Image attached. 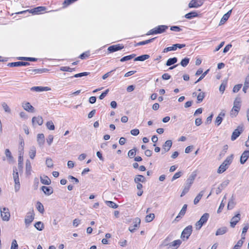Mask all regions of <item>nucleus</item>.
Wrapping results in <instances>:
<instances>
[{
  "mask_svg": "<svg viewBox=\"0 0 249 249\" xmlns=\"http://www.w3.org/2000/svg\"><path fill=\"white\" fill-rule=\"evenodd\" d=\"M74 70H75V68H70L69 67H66V66L62 67L60 68V70L63 71L71 72V71H74Z\"/></svg>",
  "mask_w": 249,
  "mask_h": 249,
  "instance_id": "6e6d98bb",
  "label": "nucleus"
},
{
  "mask_svg": "<svg viewBox=\"0 0 249 249\" xmlns=\"http://www.w3.org/2000/svg\"><path fill=\"white\" fill-rule=\"evenodd\" d=\"M41 182L45 185H50L51 183V179L47 176L40 177Z\"/></svg>",
  "mask_w": 249,
  "mask_h": 249,
  "instance_id": "a878e982",
  "label": "nucleus"
},
{
  "mask_svg": "<svg viewBox=\"0 0 249 249\" xmlns=\"http://www.w3.org/2000/svg\"><path fill=\"white\" fill-rule=\"evenodd\" d=\"M183 174V172L182 171H179L174 174L173 177L172 178V181L176 180V179L180 177Z\"/></svg>",
  "mask_w": 249,
  "mask_h": 249,
  "instance_id": "5fc2aeb1",
  "label": "nucleus"
},
{
  "mask_svg": "<svg viewBox=\"0 0 249 249\" xmlns=\"http://www.w3.org/2000/svg\"><path fill=\"white\" fill-rule=\"evenodd\" d=\"M242 86V84H238V85H235L233 88V90H232L233 92L234 93L237 92L240 89Z\"/></svg>",
  "mask_w": 249,
  "mask_h": 249,
  "instance_id": "680f3d73",
  "label": "nucleus"
},
{
  "mask_svg": "<svg viewBox=\"0 0 249 249\" xmlns=\"http://www.w3.org/2000/svg\"><path fill=\"white\" fill-rule=\"evenodd\" d=\"M228 167L229 166H227L226 164H225L223 162L219 167L217 170V173L219 174H221L225 171Z\"/></svg>",
  "mask_w": 249,
  "mask_h": 249,
  "instance_id": "7c9ffc66",
  "label": "nucleus"
},
{
  "mask_svg": "<svg viewBox=\"0 0 249 249\" xmlns=\"http://www.w3.org/2000/svg\"><path fill=\"white\" fill-rule=\"evenodd\" d=\"M170 30L175 32H180L182 31V29L179 27L177 26H173L170 27Z\"/></svg>",
  "mask_w": 249,
  "mask_h": 249,
  "instance_id": "338daca9",
  "label": "nucleus"
},
{
  "mask_svg": "<svg viewBox=\"0 0 249 249\" xmlns=\"http://www.w3.org/2000/svg\"><path fill=\"white\" fill-rule=\"evenodd\" d=\"M185 47V44H175L173 45L171 47H168L165 48L163 50V53H167L169 51H175L177 50V48L179 49H181L183 47Z\"/></svg>",
  "mask_w": 249,
  "mask_h": 249,
  "instance_id": "9b49d317",
  "label": "nucleus"
},
{
  "mask_svg": "<svg viewBox=\"0 0 249 249\" xmlns=\"http://www.w3.org/2000/svg\"><path fill=\"white\" fill-rule=\"evenodd\" d=\"M245 238V237H242L241 239L237 242V244L233 247L232 249H239L241 248L243 244Z\"/></svg>",
  "mask_w": 249,
  "mask_h": 249,
  "instance_id": "37998d69",
  "label": "nucleus"
},
{
  "mask_svg": "<svg viewBox=\"0 0 249 249\" xmlns=\"http://www.w3.org/2000/svg\"><path fill=\"white\" fill-rule=\"evenodd\" d=\"M205 0H192L188 4V7L191 8H198L201 6Z\"/></svg>",
  "mask_w": 249,
  "mask_h": 249,
  "instance_id": "6e6552de",
  "label": "nucleus"
},
{
  "mask_svg": "<svg viewBox=\"0 0 249 249\" xmlns=\"http://www.w3.org/2000/svg\"><path fill=\"white\" fill-rule=\"evenodd\" d=\"M187 208V205L184 204L181 210H180L178 215L176 217V219H178L179 217L183 216L185 214V213L186 212Z\"/></svg>",
  "mask_w": 249,
  "mask_h": 249,
  "instance_id": "4c0bfd02",
  "label": "nucleus"
},
{
  "mask_svg": "<svg viewBox=\"0 0 249 249\" xmlns=\"http://www.w3.org/2000/svg\"><path fill=\"white\" fill-rule=\"evenodd\" d=\"M226 85H227V80L223 81L219 87V91L220 92H221L222 93L224 92V91L225 90V88H226Z\"/></svg>",
  "mask_w": 249,
  "mask_h": 249,
  "instance_id": "603ef678",
  "label": "nucleus"
},
{
  "mask_svg": "<svg viewBox=\"0 0 249 249\" xmlns=\"http://www.w3.org/2000/svg\"><path fill=\"white\" fill-rule=\"evenodd\" d=\"M204 193V191H201L198 195L197 196L195 197L194 200V204L196 205L197 204L200 200L201 199V197L203 196Z\"/></svg>",
  "mask_w": 249,
  "mask_h": 249,
  "instance_id": "e433bc0d",
  "label": "nucleus"
},
{
  "mask_svg": "<svg viewBox=\"0 0 249 249\" xmlns=\"http://www.w3.org/2000/svg\"><path fill=\"white\" fill-rule=\"evenodd\" d=\"M11 249H18V245L15 239L12 241Z\"/></svg>",
  "mask_w": 249,
  "mask_h": 249,
  "instance_id": "69168bd1",
  "label": "nucleus"
},
{
  "mask_svg": "<svg viewBox=\"0 0 249 249\" xmlns=\"http://www.w3.org/2000/svg\"><path fill=\"white\" fill-rule=\"evenodd\" d=\"M228 229L226 227H223L217 229L215 232L216 236L221 235L227 232Z\"/></svg>",
  "mask_w": 249,
  "mask_h": 249,
  "instance_id": "cd10ccee",
  "label": "nucleus"
},
{
  "mask_svg": "<svg viewBox=\"0 0 249 249\" xmlns=\"http://www.w3.org/2000/svg\"><path fill=\"white\" fill-rule=\"evenodd\" d=\"M5 154L8 160L10 162L14 161V158L12 155V154L8 149H6L5 151Z\"/></svg>",
  "mask_w": 249,
  "mask_h": 249,
  "instance_id": "c756f323",
  "label": "nucleus"
},
{
  "mask_svg": "<svg viewBox=\"0 0 249 249\" xmlns=\"http://www.w3.org/2000/svg\"><path fill=\"white\" fill-rule=\"evenodd\" d=\"M46 164L49 168H52L53 166V160L51 158H47L46 160Z\"/></svg>",
  "mask_w": 249,
  "mask_h": 249,
  "instance_id": "864d4df0",
  "label": "nucleus"
},
{
  "mask_svg": "<svg viewBox=\"0 0 249 249\" xmlns=\"http://www.w3.org/2000/svg\"><path fill=\"white\" fill-rule=\"evenodd\" d=\"M136 148H134L133 149L130 150L128 152V156L130 158L134 157L136 155Z\"/></svg>",
  "mask_w": 249,
  "mask_h": 249,
  "instance_id": "3c124183",
  "label": "nucleus"
},
{
  "mask_svg": "<svg viewBox=\"0 0 249 249\" xmlns=\"http://www.w3.org/2000/svg\"><path fill=\"white\" fill-rule=\"evenodd\" d=\"M32 122L33 125L36 123L38 125H41L43 123V120L42 117L40 116H38L37 117H34L32 118Z\"/></svg>",
  "mask_w": 249,
  "mask_h": 249,
  "instance_id": "4be33fe9",
  "label": "nucleus"
},
{
  "mask_svg": "<svg viewBox=\"0 0 249 249\" xmlns=\"http://www.w3.org/2000/svg\"><path fill=\"white\" fill-rule=\"evenodd\" d=\"M172 142L171 140H167L163 145L162 154L165 153L169 151L172 147Z\"/></svg>",
  "mask_w": 249,
  "mask_h": 249,
  "instance_id": "4468645a",
  "label": "nucleus"
},
{
  "mask_svg": "<svg viewBox=\"0 0 249 249\" xmlns=\"http://www.w3.org/2000/svg\"><path fill=\"white\" fill-rule=\"evenodd\" d=\"M89 74V72H81V73L76 74H75L73 76V77H76V78H77V77H81L82 76H87Z\"/></svg>",
  "mask_w": 249,
  "mask_h": 249,
  "instance_id": "13d9d810",
  "label": "nucleus"
},
{
  "mask_svg": "<svg viewBox=\"0 0 249 249\" xmlns=\"http://www.w3.org/2000/svg\"><path fill=\"white\" fill-rule=\"evenodd\" d=\"M2 107L4 111L6 112L10 113L11 112V110L9 107L5 103H3L2 104Z\"/></svg>",
  "mask_w": 249,
  "mask_h": 249,
  "instance_id": "0e129e2a",
  "label": "nucleus"
},
{
  "mask_svg": "<svg viewBox=\"0 0 249 249\" xmlns=\"http://www.w3.org/2000/svg\"><path fill=\"white\" fill-rule=\"evenodd\" d=\"M190 59L188 57H185L182 59L180 62V65L183 67H186L189 63Z\"/></svg>",
  "mask_w": 249,
  "mask_h": 249,
  "instance_id": "de8ad7c7",
  "label": "nucleus"
},
{
  "mask_svg": "<svg viewBox=\"0 0 249 249\" xmlns=\"http://www.w3.org/2000/svg\"><path fill=\"white\" fill-rule=\"evenodd\" d=\"M37 141L40 147H42L45 142V137L43 134H38L37 137Z\"/></svg>",
  "mask_w": 249,
  "mask_h": 249,
  "instance_id": "393cba45",
  "label": "nucleus"
},
{
  "mask_svg": "<svg viewBox=\"0 0 249 249\" xmlns=\"http://www.w3.org/2000/svg\"><path fill=\"white\" fill-rule=\"evenodd\" d=\"M225 116V111L224 110H222L218 115V116L216 118L215 120V123L217 124V126L219 125L222 122L223 117Z\"/></svg>",
  "mask_w": 249,
  "mask_h": 249,
  "instance_id": "6ab92c4d",
  "label": "nucleus"
},
{
  "mask_svg": "<svg viewBox=\"0 0 249 249\" xmlns=\"http://www.w3.org/2000/svg\"><path fill=\"white\" fill-rule=\"evenodd\" d=\"M46 9V8L43 6H39L37 7L36 8H35L33 9H31L30 10H28L26 11H23L20 12H18V14H22L23 13H25L27 11L29 12L30 13H31L33 14H39L40 12L45 11Z\"/></svg>",
  "mask_w": 249,
  "mask_h": 249,
  "instance_id": "1a4fd4ad",
  "label": "nucleus"
},
{
  "mask_svg": "<svg viewBox=\"0 0 249 249\" xmlns=\"http://www.w3.org/2000/svg\"><path fill=\"white\" fill-rule=\"evenodd\" d=\"M198 16V14L195 11H192L186 14L185 15V18L187 19H192L193 18L197 17Z\"/></svg>",
  "mask_w": 249,
  "mask_h": 249,
  "instance_id": "2f4dec72",
  "label": "nucleus"
},
{
  "mask_svg": "<svg viewBox=\"0 0 249 249\" xmlns=\"http://www.w3.org/2000/svg\"><path fill=\"white\" fill-rule=\"evenodd\" d=\"M23 156H21V154H20L19 156L18 157V166L19 168H22V161H23Z\"/></svg>",
  "mask_w": 249,
  "mask_h": 249,
  "instance_id": "052dcab7",
  "label": "nucleus"
},
{
  "mask_svg": "<svg viewBox=\"0 0 249 249\" xmlns=\"http://www.w3.org/2000/svg\"><path fill=\"white\" fill-rule=\"evenodd\" d=\"M22 107L27 111L31 112H35V108L32 105H31L30 103L29 102L23 103Z\"/></svg>",
  "mask_w": 249,
  "mask_h": 249,
  "instance_id": "5701e85b",
  "label": "nucleus"
},
{
  "mask_svg": "<svg viewBox=\"0 0 249 249\" xmlns=\"http://www.w3.org/2000/svg\"><path fill=\"white\" fill-rule=\"evenodd\" d=\"M48 71H49V70L47 69H35L34 72L35 73H43V72H48Z\"/></svg>",
  "mask_w": 249,
  "mask_h": 249,
  "instance_id": "4d7b16f0",
  "label": "nucleus"
},
{
  "mask_svg": "<svg viewBox=\"0 0 249 249\" xmlns=\"http://www.w3.org/2000/svg\"><path fill=\"white\" fill-rule=\"evenodd\" d=\"M53 139V137L52 135H49L47 139V142L48 144L49 145H50Z\"/></svg>",
  "mask_w": 249,
  "mask_h": 249,
  "instance_id": "774afa93",
  "label": "nucleus"
},
{
  "mask_svg": "<svg viewBox=\"0 0 249 249\" xmlns=\"http://www.w3.org/2000/svg\"><path fill=\"white\" fill-rule=\"evenodd\" d=\"M241 99L239 97H236L235 99L233 104V107L231 111V115L236 116L240 109Z\"/></svg>",
  "mask_w": 249,
  "mask_h": 249,
  "instance_id": "7ed1b4c3",
  "label": "nucleus"
},
{
  "mask_svg": "<svg viewBox=\"0 0 249 249\" xmlns=\"http://www.w3.org/2000/svg\"><path fill=\"white\" fill-rule=\"evenodd\" d=\"M229 18V17L228 16V15L224 14L220 21L219 25L224 24L228 19Z\"/></svg>",
  "mask_w": 249,
  "mask_h": 249,
  "instance_id": "e2e57ef3",
  "label": "nucleus"
},
{
  "mask_svg": "<svg viewBox=\"0 0 249 249\" xmlns=\"http://www.w3.org/2000/svg\"><path fill=\"white\" fill-rule=\"evenodd\" d=\"M235 203L232 199H231L228 203V209L230 210H231L234 207Z\"/></svg>",
  "mask_w": 249,
  "mask_h": 249,
  "instance_id": "bf43d9fd",
  "label": "nucleus"
},
{
  "mask_svg": "<svg viewBox=\"0 0 249 249\" xmlns=\"http://www.w3.org/2000/svg\"><path fill=\"white\" fill-rule=\"evenodd\" d=\"M35 227L38 231H41L44 229V224L41 221L36 222L34 225Z\"/></svg>",
  "mask_w": 249,
  "mask_h": 249,
  "instance_id": "ea45409f",
  "label": "nucleus"
},
{
  "mask_svg": "<svg viewBox=\"0 0 249 249\" xmlns=\"http://www.w3.org/2000/svg\"><path fill=\"white\" fill-rule=\"evenodd\" d=\"M0 216L3 221H8L10 220L11 214L8 208L0 207Z\"/></svg>",
  "mask_w": 249,
  "mask_h": 249,
  "instance_id": "20e7f679",
  "label": "nucleus"
},
{
  "mask_svg": "<svg viewBox=\"0 0 249 249\" xmlns=\"http://www.w3.org/2000/svg\"><path fill=\"white\" fill-rule=\"evenodd\" d=\"M178 61V58L177 57H173L170 58L167 60L166 63V65L167 66H170L174 64H175Z\"/></svg>",
  "mask_w": 249,
  "mask_h": 249,
  "instance_id": "f704fd0d",
  "label": "nucleus"
},
{
  "mask_svg": "<svg viewBox=\"0 0 249 249\" xmlns=\"http://www.w3.org/2000/svg\"><path fill=\"white\" fill-rule=\"evenodd\" d=\"M240 220V214L239 213L232 217L230 222L231 228H234L237 223Z\"/></svg>",
  "mask_w": 249,
  "mask_h": 249,
  "instance_id": "f3484780",
  "label": "nucleus"
},
{
  "mask_svg": "<svg viewBox=\"0 0 249 249\" xmlns=\"http://www.w3.org/2000/svg\"><path fill=\"white\" fill-rule=\"evenodd\" d=\"M146 181V179L145 177L141 175H137L134 178V182L136 183L141 182H145Z\"/></svg>",
  "mask_w": 249,
  "mask_h": 249,
  "instance_id": "bb28decb",
  "label": "nucleus"
},
{
  "mask_svg": "<svg viewBox=\"0 0 249 249\" xmlns=\"http://www.w3.org/2000/svg\"><path fill=\"white\" fill-rule=\"evenodd\" d=\"M36 154V148L35 146H32L29 150V155L31 159H34Z\"/></svg>",
  "mask_w": 249,
  "mask_h": 249,
  "instance_id": "473e14b6",
  "label": "nucleus"
},
{
  "mask_svg": "<svg viewBox=\"0 0 249 249\" xmlns=\"http://www.w3.org/2000/svg\"><path fill=\"white\" fill-rule=\"evenodd\" d=\"M233 159V155L231 154L230 156L227 157L226 160L223 161V163L226 164L227 166H229L232 162Z\"/></svg>",
  "mask_w": 249,
  "mask_h": 249,
  "instance_id": "a19ab883",
  "label": "nucleus"
},
{
  "mask_svg": "<svg viewBox=\"0 0 249 249\" xmlns=\"http://www.w3.org/2000/svg\"><path fill=\"white\" fill-rule=\"evenodd\" d=\"M192 232V226L191 225L186 227L182 231L181 237L184 240L188 239Z\"/></svg>",
  "mask_w": 249,
  "mask_h": 249,
  "instance_id": "0eeeda50",
  "label": "nucleus"
},
{
  "mask_svg": "<svg viewBox=\"0 0 249 249\" xmlns=\"http://www.w3.org/2000/svg\"><path fill=\"white\" fill-rule=\"evenodd\" d=\"M149 57L150 56L148 54H143L135 57L134 59V61H143L148 59Z\"/></svg>",
  "mask_w": 249,
  "mask_h": 249,
  "instance_id": "72a5a7b5",
  "label": "nucleus"
},
{
  "mask_svg": "<svg viewBox=\"0 0 249 249\" xmlns=\"http://www.w3.org/2000/svg\"><path fill=\"white\" fill-rule=\"evenodd\" d=\"M32 170V166L30 161L29 160H27L26 161V174L27 175L31 174Z\"/></svg>",
  "mask_w": 249,
  "mask_h": 249,
  "instance_id": "c85d7f7f",
  "label": "nucleus"
},
{
  "mask_svg": "<svg viewBox=\"0 0 249 249\" xmlns=\"http://www.w3.org/2000/svg\"><path fill=\"white\" fill-rule=\"evenodd\" d=\"M41 189L46 195L49 196L53 193V189L52 187L43 186Z\"/></svg>",
  "mask_w": 249,
  "mask_h": 249,
  "instance_id": "b1692460",
  "label": "nucleus"
},
{
  "mask_svg": "<svg viewBox=\"0 0 249 249\" xmlns=\"http://www.w3.org/2000/svg\"><path fill=\"white\" fill-rule=\"evenodd\" d=\"M249 158V151H245L241 156L240 162L241 164H244Z\"/></svg>",
  "mask_w": 249,
  "mask_h": 249,
  "instance_id": "a211bd4d",
  "label": "nucleus"
},
{
  "mask_svg": "<svg viewBox=\"0 0 249 249\" xmlns=\"http://www.w3.org/2000/svg\"><path fill=\"white\" fill-rule=\"evenodd\" d=\"M36 208L37 210L41 213H43L44 212V209L43 205L40 202H37Z\"/></svg>",
  "mask_w": 249,
  "mask_h": 249,
  "instance_id": "8fccbe9b",
  "label": "nucleus"
},
{
  "mask_svg": "<svg viewBox=\"0 0 249 249\" xmlns=\"http://www.w3.org/2000/svg\"><path fill=\"white\" fill-rule=\"evenodd\" d=\"M30 63L27 62L18 61L15 62L9 63L7 64V66L10 67H20V66H26L29 65Z\"/></svg>",
  "mask_w": 249,
  "mask_h": 249,
  "instance_id": "ddd939ff",
  "label": "nucleus"
},
{
  "mask_svg": "<svg viewBox=\"0 0 249 249\" xmlns=\"http://www.w3.org/2000/svg\"><path fill=\"white\" fill-rule=\"evenodd\" d=\"M155 218V214L154 213H150L147 215L145 217V221L146 222H150L152 221Z\"/></svg>",
  "mask_w": 249,
  "mask_h": 249,
  "instance_id": "09e8293b",
  "label": "nucleus"
},
{
  "mask_svg": "<svg viewBox=\"0 0 249 249\" xmlns=\"http://www.w3.org/2000/svg\"><path fill=\"white\" fill-rule=\"evenodd\" d=\"M141 219L137 217L135 218L133 223V225L130 226L128 228V230L131 232H134L136 231L137 228H138L139 227Z\"/></svg>",
  "mask_w": 249,
  "mask_h": 249,
  "instance_id": "9d476101",
  "label": "nucleus"
},
{
  "mask_svg": "<svg viewBox=\"0 0 249 249\" xmlns=\"http://www.w3.org/2000/svg\"><path fill=\"white\" fill-rule=\"evenodd\" d=\"M106 204L110 208L116 209L118 207V205L111 201H106Z\"/></svg>",
  "mask_w": 249,
  "mask_h": 249,
  "instance_id": "a18cd8bd",
  "label": "nucleus"
},
{
  "mask_svg": "<svg viewBox=\"0 0 249 249\" xmlns=\"http://www.w3.org/2000/svg\"><path fill=\"white\" fill-rule=\"evenodd\" d=\"M205 97V93L201 92L197 95V103H200L202 102L203 99Z\"/></svg>",
  "mask_w": 249,
  "mask_h": 249,
  "instance_id": "c03bdc74",
  "label": "nucleus"
},
{
  "mask_svg": "<svg viewBox=\"0 0 249 249\" xmlns=\"http://www.w3.org/2000/svg\"><path fill=\"white\" fill-rule=\"evenodd\" d=\"M195 177L196 175H191L187 179L186 184L185 185L184 188L181 194V197L184 196L189 191L191 185L194 182Z\"/></svg>",
  "mask_w": 249,
  "mask_h": 249,
  "instance_id": "f257e3e1",
  "label": "nucleus"
},
{
  "mask_svg": "<svg viewBox=\"0 0 249 249\" xmlns=\"http://www.w3.org/2000/svg\"><path fill=\"white\" fill-rule=\"evenodd\" d=\"M35 214L33 210L32 212H29L27 213L25 218V223L26 225L30 224L34 219Z\"/></svg>",
  "mask_w": 249,
  "mask_h": 249,
  "instance_id": "f8f14e48",
  "label": "nucleus"
},
{
  "mask_svg": "<svg viewBox=\"0 0 249 249\" xmlns=\"http://www.w3.org/2000/svg\"><path fill=\"white\" fill-rule=\"evenodd\" d=\"M156 38V37H154V38H151V39H148V40H146L145 41H142L139 42L137 43L135 45V46H141V45H144L147 44L148 43H151V42H153V40Z\"/></svg>",
  "mask_w": 249,
  "mask_h": 249,
  "instance_id": "58836bf2",
  "label": "nucleus"
},
{
  "mask_svg": "<svg viewBox=\"0 0 249 249\" xmlns=\"http://www.w3.org/2000/svg\"><path fill=\"white\" fill-rule=\"evenodd\" d=\"M167 29L168 26L166 25H159L149 30L146 35L148 36L158 34H161L162 33H164Z\"/></svg>",
  "mask_w": 249,
  "mask_h": 249,
  "instance_id": "f03ea898",
  "label": "nucleus"
},
{
  "mask_svg": "<svg viewBox=\"0 0 249 249\" xmlns=\"http://www.w3.org/2000/svg\"><path fill=\"white\" fill-rule=\"evenodd\" d=\"M124 47V45L123 44H116V45H113L112 46H109L107 50L110 53H113L115 52L116 51L122 50Z\"/></svg>",
  "mask_w": 249,
  "mask_h": 249,
  "instance_id": "2eb2a0df",
  "label": "nucleus"
},
{
  "mask_svg": "<svg viewBox=\"0 0 249 249\" xmlns=\"http://www.w3.org/2000/svg\"><path fill=\"white\" fill-rule=\"evenodd\" d=\"M243 124H240L238 126L236 129H235L232 133L231 137V140H235L242 133L243 131Z\"/></svg>",
  "mask_w": 249,
  "mask_h": 249,
  "instance_id": "423d86ee",
  "label": "nucleus"
},
{
  "mask_svg": "<svg viewBox=\"0 0 249 249\" xmlns=\"http://www.w3.org/2000/svg\"><path fill=\"white\" fill-rule=\"evenodd\" d=\"M51 89L48 87H33L31 88L32 91L41 92L43 91H49Z\"/></svg>",
  "mask_w": 249,
  "mask_h": 249,
  "instance_id": "aec40b11",
  "label": "nucleus"
},
{
  "mask_svg": "<svg viewBox=\"0 0 249 249\" xmlns=\"http://www.w3.org/2000/svg\"><path fill=\"white\" fill-rule=\"evenodd\" d=\"M13 176V178L14 179L15 183V182H19L18 173V170L16 168V167L14 168Z\"/></svg>",
  "mask_w": 249,
  "mask_h": 249,
  "instance_id": "c9c22d12",
  "label": "nucleus"
},
{
  "mask_svg": "<svg viewBox=\"0 0 249 249\" xmlns=\"http://www.w3.org/2000/svg\"><path fill=\"white\" fill-rule=\"evenodd\" d=\"M210 215L208 213H204L199 220L196 223V229L200 230L202 226L205 224L208 220Z\"/></svg>",
  "mask_w": 249,
  "mask_h": 249,
  "instance_id": "39448f33",
  "label": "nucleus"
},
{
  "mask_svg": "<svg viewBox=\"0 0 249 249\" xmlns=\"http://www.w3.org/2000/svg\"><path fill=\"white\" fill-rule=\"evenodd\" d=\"M181 243V240L179 239L175 240L168 245V249H177L179 247Z\"/></svg>",
  "mask_w": 249,
  "mask_h": 249,
  "instance_id": "dca6fc26",
  "label": "nucleus"
},
{
  "mask_svg": "<svg viewBox=\"0 0 249 249\" xmlns=\"http://www.w3.org/2000/svg\"><path fill=\"white\" fill-rule=\"evenodd\" d=\"M46 125L47 128L50 130H53L55 129L54 125L52 121H48Z\"/></svg>",
  "mask_w": 249,
  "mask_h": 249,
  "instance_id": "49530a36",
  "label": "nucleus"
},
{
  "mask_svg": "<svg viewBox=\"0 0 249 249\" xmlns=\"http://www.w3.org/2000/svg\"><path fill=\"white\" fill-rule=\"evenodd\" d=\"M229 183V180H227L223 182L216 189V194L217 195L220 194L222 190L225 188Z\"/></svg>",
  "mask_w": 249,
  "mask_h": 249,
  "instance_id": "412c9836",
  "label": "nucleus"
},
{
  "mask_svg": "<svg viewBox=\"0 0 249 249\" xmlns=\"http://www.w3.org/2000/svg\"><path fill=\"white\" fill-rule=\"evenodd\" d=\"M136 55L135 54L133 53L129 55L125 56L120 59V61L124 62L126 61L130 60L132 58H134L136 56Z\"/></svg>",
  "mask_w": 249,
  "mask_h": 249,
  "instance_id": "79ce46f5",
  "label": "nucleus"
}]
</instances>
